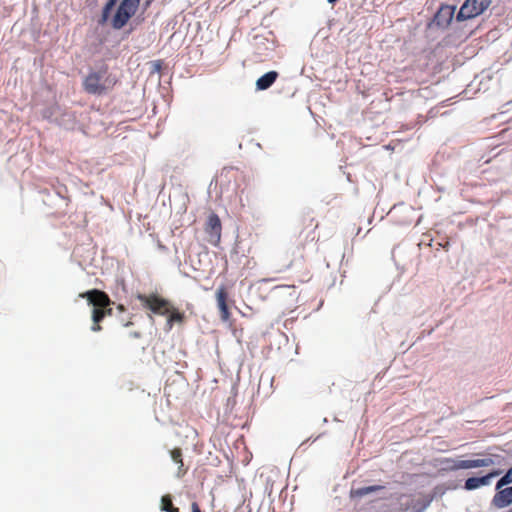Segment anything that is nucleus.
Masks as SVG:
<instances>
[{
	"label": "nucleus",
	"mask_w": 512,
	"mask_h": 512,
	"mask_svg": "<svg viewBox=\"0 0 512 512\" xmlns=\"http://www.w3.org/2000/svg\"><path fill=\"white\" fill-rule=\"evenodd\" d=\"M303 219L297 226V235L294 242L289 246L282 255V267L287 270L297 264L305 262L307 257V247L310 244H315L318 241L316 229L317 223L314 219L310 218L308 223Z\"/></svg>",
	"instance_id": "1"
},
{
	"label": "nucleus",
	"mask_w": 512,
	"mask_h": 512,
	"mask_svg": "<svg viewBox=\"0 0 512 512\" xmlns=\"http://www.w3.org/2000/svg\"><path fill=\"white\" fill-rule=\"evenodd\" d=\"M118 83V78L104 66L98 71H91L83 80V88L88 94L103 95L111 91Z\"/></svg>",
	"instance_id": "2"
},
{
	"label": "nucleus",
	"mask_w": 512,
	"mask_h": 512,
	"mask_svg": "<svg viewBox=\"0 0 512 512\" xmlns=\"http://www.w3.org/2000/svg\"><path fill=\"white\" fill-rule=\"evenodd\" d=\"M498 458H501L499 455L489 454L483 458L477 459H454V458H444L441 460L442 469L446 472H453L462 469H472V468H480V467H490L498 464Z\"/></svg>",
	"instance_id": "3"
},
{
	"label": "nucleus",
	"mask_w": 512,
	"mask_h": 512,
	"mask_svg": "<svg viewBox=\"0 0 512 512\" xmlns=\"http://www.w3.org/2000/svg\"><path fill=\"white\" fill-rule=\"evenodd\" d=\"M139 4L140 0H122L112 18V27L117 30L122 29L135 15Z\"/></svg>",
	"instance_id": "4"
},
{
	"label": "nucleus",
	"mask_w": 512,
	"mask_h": 512,
	"mask_svg": "<svg viewBox=\"0 0 512 512\" xmlns=\"http://www.w3.org/2000/svg\"><path fill=\"white\" fill-rule=\"evenodd\" d=\"M136 298L141 302L142 306L150 310L153 314L166 316L169 313V308L172 305L169 300L152 293L137 294Z\"/></svg>",
	"instance_id": "5"
},
{
	"label": "nucleus",
	"mask_w": 512,
	"mask_h": 512,
	"mask_svg": "<svg viewBox=\"0 0 512 512\" xmlns=\"http://www.w3.org/2000/svg\"><path fill=\"white\" fill-rule=\"evenodd\" d=\"M79 297L85 298L88 301L89 305L100 306L101 309H103L105 316L112 315L113 310L110 307V305L112 304V301L106 292L98 290V289H92V290L80 293Z\"/></svg>",
	"instance_id": "6"
},
{
	"label": "nucleus",
	"mask_w": 512,
	"mask_h": 512,
	"mask_svg": "<svg viewBox=\"0 0 512 512\" xmlns=\"http://www.w3.org/2000/svg\"><path fill=\"white\" fill-rule=\"evenodd\" d=\"M491 4V0H466L457 15L458 20L472 19L482 14Z\"/></svg>",
	"instance_id": "7"
},
{
	"label": "nucleus",
	"mask_w": 512,
	"mask_h": 512,
	"mask_svg": "<svg viewBox=\"0 0 512 512\" xmlns=\"http://www.w3.org/2000/svg\"><path fill=\"white\" fill-rule=\"evenodd\" d=\"M273 296L283 304L292 305L298 298L294 285H278L272 289Z\"/></svg>",
	"instance_id": "8"
},
{
	"label": "nucleus",
	"mask_w": 512,
	"mask_h": 512,
	"mask_svg": "<svg viewBox=\"0 0 512 512\" xmlns=\"http://www.w3.org/2000/svg\"><path fill=\"white\" fill-rule=\"evenodd\" d=\"M496 493L494 494L491 505L497 509L508 507L512 504V485L498 488V482L495 486Z\"/></svg>",
	"instance_id": "9"
},
{
	"label": "nucleus",
	"mask_w": 512,
	"mask_h": 512,
	"mask_svg": "<svg viewBox=\"0 0 512 512\" xmlns=\"http://www.w3.org/2000/svg\"><path fill=\"white\" fill-rule=\"evenodd\" d=\"M500 470H493L488 474L481 477H470L464 483V488L468 491L478 489L482 486H487L491 483V479L499 476Z\"/></svg>",
	"instance_id": "10"
},
{
	"label": "nucleus",
	"mask_w": 512,
	"mask_h": 512,
	"mask_svg": "<svg viewBox=\"0 0 512 512\" xmlns=\"http://www.w3.org/2000/svg\"><path fill=\"white\" fill-rule=\"evenodd\" d=\"M454 7L450 5H441L434 16V23L441 28H446L454 17Z\"/></svg>",
	"instance_id": "11"
},
{
	"label": "nucleus",
	"mask_w": 512,
	"mask_h": 512,
	"mask_svg": "<svg viewBox=\"0 0 512 512\" xmlns=\"http://www.w3.org/2000/svg\"><path fill=\"white\" fill-rule=\"evenodd\" d=\"M221 229L222 226L219 216L215 213L209 215L205 226V232L214 240V243L220 240Z\"/></svg>",
	"instance_id": "12"
},
{
	"label": "nucleus",
	"mask_w": 512,
	"mask_h": 512,
	"mask_svg": "<svg viewBox=\"0 0 512 512\" xmlns=\"http://www.w3.org/2000/svg\"><path fill=\"white\" fill-rule=\"evenodd\" d=\"M217 305L220 310V316L223 321L230 318V312L227 305L228 292L225 286H220L216 292Z\"/></svg>",
	"instance_id": "13"
},
{
	"label": "nucleus",
	"mask_w": 512,
	"mask_h": 512,
	"mask_svg": "<svg viewBox=\"0 0 512 512\" xmlns=\"http://www.w3.org/2000/svg\"><path fill=\"white\" fill-rule=\"evenodd\" d=\"M166 329L169 331L172 329L175 323L183 324L185 322V314L180 312L179 309L175 308L173 305L169 308V313L166 314Z\"/></svg>",
	"instance_id": "14"
},
{
	"label": "nucleus",
	"mask_w": 512,
	"mask_h": 512,
	"mask_svg": "<svg viewBox=\"0 0 512 512\" xmlns=\"http://www.w3.org/2000/svg\"><path fill=\"white\" fill-rule=\"evenodd\" d=\"M278 76L279 74L276 71H269L265 73L256 81V88L258 90H266L270 88L277 80Z\"/></svg>",
	"instance_id": "15"
},
{
	"label": "nucleus",
	"mask_w": 512,
	"mask_h": 512,
	"mask_svg": "<svg viewBox=\"0 0 512 512\" xmlns=\"http://www.w3.org/2000/svg\"><path fill=\"white\" fill-rule=\"evenodd\" d=\"M170 456L172 458V460L178 464V471H177V476L178 477H183L186 472H187V469L184 468V462H183V458H182V450L181 448H174L170 451Z\"/></svg>",
	"instance_id": "16"
},
{
	"label": "nucleus",
	"mask_w": 512,
	"mask_h": 512,
	"mask_svg": "<svg viewBox=\"0 0 512 512\" xmlns=\"http://www.w3.org/2000/svg\"><path fill=\"white\" fill-rule=\"evenodd\" d=\"M92 310V321L93 325L91 326V330L94 332H99L102 327L100 325L101 321L106 317L104 315L103 309L100 306H93Z\"/></svg>",
	"instance_id": "17"
},
{
	"label": "nucleus",
	"mask_w": 512,
	"mask_h": 512,
	"mask_svg": "<svg viewBox=\"0 0 512 512\" xmlns=\"http://www.w3.org/2000/svg\"><path fill=\"white\" fill-rule=\"evenodd\" d=\"M385 487L382 486V485H372V486H366V487H361V488H358L356 491H355V494L359 497H363L365 495H368L372 492H376V491H380V490H383Z\"/></svg>",
	"instance_id": "18"
},
{
	"label": "nucleus",
	"mask_w": 512,
	"mask_h": 512,
	"mask_svg": "<svg viewBox=\"0 0 512 512\" xmlns=\"http://www.w3.org/2000/svg\"><path fill=\"white\" fill-rule=\"evenodd\" d=\"M161 509L166 512H180L178 508L173 506L170 495H164L161 499Z\"/></svg>",
	"instance_id": "19"
},
{
	"label": "nucleus",
	"mask_w": 512,
	"mask_h": 512,
	"mask_svg": "<svg viewBox=\"0 0 512 512\" xmlns=\"http://www.w3.org/2000/svg\"><path fill=\"white\" fill-rule=\"evenodd\" d=\"M512 484V466L506 473L498 480V488Z\"/></svg>",
	"instance_id": "20"
},
{
	"label": "nucleus",
	"mask_w": 512,
	"mask_h": 512,
	"mask_svg": "<svg viewBox=\"0 0 512 512\" xmlns=\"http://www.w3.org/2000/svg\"><path fill=\"white\" fill-rule=\"evenodd\" d=\"M118 0H108L102 10V20L106 21Z\"/></svg>",
	"instance_id": "21"
},
{
	"label": "nucleus",
	"mask_w": 512,
	"mask_h": 512,
	"mask_svg": "<svg viewBox=\"0 0 512 512\" xmlns=\"http://www.w3.org/2000/svg\"><path fill=\"white\" fill-rule=\"evenodd\" d=\"M191 510H192V512H201L200 507L197 502H192Z\"/></svg>",
	"instance_id": "22"
},
{
	"label": "nucleus",
	"mask_w": 512,
	"mask_h": 512,
	"mask_svg": "<svg viewBox=\"0 0 512 512\" xmlns=\"http://www.w3.org/2000/svg\"><path fill=\"white\" fill-rule=\"evenodd\" d=\"M117 309H118L120 312H124V311L126 310V309H125V307H124L122 304H119V305L117 306Z\"/></svg>",
	"instance_id": "23"
},
{
	"label": "nucleus",
	"mask_w": 512,
	"mask_h": 512,
	"mask_svg": "<svg viewBox=\"0 0 512 512\" xmlns=\"http://www.w3.org/2000/svg\"><path fill=\"white\" fill-rule=\"evenodd\" d=\"M129 325H132V322L131 321H128L124 324V326H129Z\"/></svg>",
	"instance_id": "24"
},
{
	"label": "nucleus",
	"mask_w": 512,
	"mask_h": 512,
	"mask_svg": "<svg viewBox=\"0 0 512 512\" xmlns=\"http://www.w3.org/2000/svg\"><path fill=\"white\" fill-rule=\"evenodd\" d=\"M329 3L333 4L335 3L337 0H327Z\"/></svg>",
	"instance_id": "25"
},
{
	"label": "nucleus",
	"mask_w": 512,
	"mask_h": 512,
	"mask_svg": "<svg viewBox=\"0 0 512 512\" xmlns=\"http://www.w3.org/2000/svg\"><path fill=\"white\" fill-rule=\"evenodd\" d=\"M507 512H512V509H511V510H509V511H507Z\"/></svg>",
	"instance_id": "26"
}]
</instances>
